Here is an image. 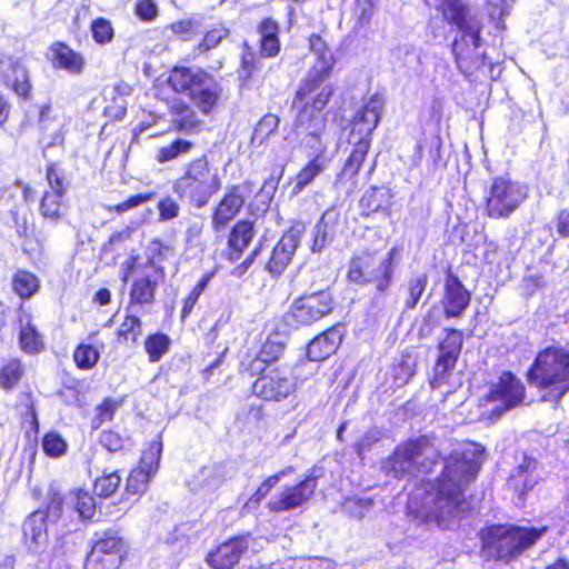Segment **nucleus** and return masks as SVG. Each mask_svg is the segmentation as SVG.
<instances>
[{"label": "nucleus", "instance_id": "nucleus-28", "mask_svg": "<svg viewBox=\"0 0 569 569\" xmlns=\"http://www.w3.org/2000/svg\"><path fill=\"white\" fill-rule=\"evenodd\" d=\"M23 537L29 548L37 551L47 540L46 513L43 511H34L23 522Z\"/></svg>", "mask_w": 569, "mask_h": 569}, {"label": "nucleus", "instance_id": "nucleus-41", "mask_svg": "<svg viewBox=\"0 0 569 569\" xmlns=\"http://www.w3.org/2000/svg\"><path fill=\"white\" fill-rule=\"evenodd\" d=\"M279 118L276 114H264L256 124L250 144L252 148H260L279 127Z\"/></svg>", "mask_w": 569, "mask_h": 569}, {"label": "nucleus", "instance_id": "nucleus-13", "mask_svg": "<svg viewBox=\"0 0 569 569\" xmlns=\"http://www.w3.org/2000/svg\"><path fill=\"white\" fill-rule=\"evenodd\" d=\"M333 299L328 290L306 295L297 299L286 316L287 323L292 327L310 326L329 315Z\"/></svg>", "mask_w": 569, "mask_h": 569}, {"label": "nucleus", "instance_id": "nucleus-17", "mask_svg": "<svg viewBox=\"0 0 569 569\" xmlns=\"http://www.w3.org/2000/svg\"><path fill=\"white\" fill-rule=\"evenodd\" d=\"M446 337L439 343V356L433 368V378L431 387L433 389L440 388L447 382L449 373L455 369L459 358L463 335L457 329H446Z\"/></svg>", "mask_w": 569, "mask_h": 569}, {"label": "nucleus", "instance_id": "nucleus-44", "mask_svg": "<svg viewBox=\"0 0 569 569\" xmlns=\"http://www.w3.org/2000/svg\"><path fill=\"white\" fill-rule=\"evenodd\" d=\"M170 340L166 335L154 333L147 338L144 342L146 352L151 362L159 361L169 350Z\"/></svg>", "mask_w": 569, "mask_h": 569}, {"label": "nucleus", "instance_id": "nucleus-63", "mask_svg": "<svg viewBox=\"0 0 569 569\" xmlns=\"http://www.w3.org/2000/svg\"><path fill=\"white\" fill-rule=\"evenodd\" d=\"M169 251V247L160 240H152L148 248V259L151 263L154 261H162L166 259V253Z\"/></svg>", "mask_w": 569, "mask_h": 569}, {"label": "nucleus", "instance_id": "nucleus-58", "mask_svg": "<svg viewBox=\"0 0 569 569\" xmlns=\"http://www.w3.org/2000/svg\"><path fill=\"white\" fill-rule=\"evenodd\" d=\"M380 439V431L378 429L368 430L363 437L356 443L355 450L357 455L363 458L366 451H368L372 445L378 442Z\"/></svg>", "mask_w": 569, "mask_h": 569}, {"label": "nucleus", "instance_id": "nucleus-15", "mask_svg": "<svg viewBox=\"0 0 569 569\" xmlns=\"http://www.w3.org/2000/svg\"><path fill=\"white\" fill-rule=\"evenodd\" d=\"M126 553L123 539L116 533L104 532L93 543L87 557V566L92 569H117Z\"/></svg>", "mask_w": 569, "mask_h": 569}, {"label": "nucleus", "instance_id": "nucleus-37", "mask_svg": "<svg viewBox=\"0 0 569 569\" xmlns=\"http://www.w3.org/2000/svg\"><path fill=\"white\" fill-rule=\"evenodd\" d=\"M7 84L12 90L24 99H28L31 91V83L29 81V72L24 66L19 62H10V73L4 76Z\"/></svg>", "mask_w": 569, "mask_h": 569}, {"label": "nucleus", "instance_id": "nucleus-51", "mask_svg": "<svg viewBox=\"0 0 569 569\" xmlns=\"http://www.w3.org/2000/svg\"><path fill=\"white\" fill-rule=\"evenodd\" d=\"M120 482L121 478L116 471L103 475L96 480L94 492L100 497H110L117 491Z\"/></svg>", "mask_w": 569, "mask_h": 569}, {"label": "nucleus", "instance_id": "nucleus-50", "mask_svg": "<svg viewBox=\"0 0 569 569\" xmlns=\"http://www.w3.org/2000/svg\"><path fill=\"white\" fill-rule=\"evenodd\" d=\"M119 403L110 398L104 399L101 405L96 408V415L91 419V428L97 430L106 421L112 420Z\"/></svg>", "mask_w": 569, "mask_h": 569}, {"label": "nucleus", "instance_id": "nucleus-19", "mask_svg": "<svg viewBox=\"0 0 569 569\" xmlns=\"http://www.w3.org/2000/svg\"><path fill=\"white\" fill-rule=\"evenodd\" d=\"M305 233L300 224L291 227L274 246L267 263V270L273 276H280L291 262Z\"/></svg>", "mask_w": 569, "mask_h": 569}, {"label": "nucleus", "instance_id": "nucleus-20", "mask_svg": "<svg viewBox=\"0 0 569 569\" xmlns=\"http://www.w3.org/2000/svg\"><path fill=\"white\" fill-rule=\"evenodd\" d=\"M316 488V477H307L301 482L283 489L268 502V507L276 512L289 511L302 507L310 500Z\"/></svg>", "mask_w": 569, "mask_h": 569}, {"label": "nucleus", "instance_id": "nucleus-18", "mask_svg": "<svg viewBox=\"0 0 569 569\" xmlns=\"http://www.w3.org/2000/svg\"><path fill=\"white\" fill-rule=\"evenodd\" d=\"M46 176L48 189L42 196L39 210L43 218L57 222L66 212L63 198L67 192V184L63 174L54 166L47 168Z\"/></svg>", "mask_w": 569, "mask_h": 569}, {"label": "nucleus", "instance_id": "nucleus-38", "mask_svg": "<svg viewBox=\"0 0 569 569\" xmlns=\"http://www.w3.org/2000/svg\"><path fill=\"white\" fill-rule=\"evenodd\" d=\"M67 503L71 505L84 520H90L96 515V499L86 490L79 489L70 491L67 497Z\"/></svg>", "mask_w": 569, "mask_h": 569}, {"label": "nucleus", "instance_id": "nucleus-59", "mask_svg": "<svg viewBox=\"0 0 569 569\" xmlns=\"http://www.w3.org/2000/svg\"><path fill=\"white\" fill-rule=\"evenodd\" d=\"M99 441L110 452H117L123 448L121 436L111 430L102 431Z\"/></svg>", "mask_w": 569, "mask_h": 569}, {"label": "nucleus", "instance_id": "nucleus-35", "mask_svg": "<svg viewBox=\"0 0 569 569\" xmlns=\"http://www.w3.org/2000/svg\"><path fill=\"white\" fill-rule=\"evenodd\" d=\"M157 281L150 277H141L133 281L130 290V303L133 309L136 305H150L154 300Z\"/></svg>", "mask_w": 569, "mask_h": 569}, {"label": "nucleus", "instance_id": "nucleus-24", "mask_svg": "<svg viewBox=\"0 0 569 569\" xmlns=\"http://www.w3.org/2000/svg\"><path fill=\"white\" fill-rule=\"evenodd\" d=\"M339 222V212L330 208L326 210L312 230V252H321L331 244L336 238Z\"/></svg>", "mask_w": 569, "mask_h": 569}, {"label": "nucleus", "instance_id": "nucleus-61", "mask_svg": "<svg viewBox=\"0 0 569 569\" xmlns=\"http://www.w3.org/2000/svg\"><path fill=\"white\" fill-rule=\"evenodd\" d=\"M63 497L58 491H52L49 496V502L46 513V519L51 518L52 520L59 519L62 507H63Z\"/></svg>", "mask_w": 569, "mask_h": 569}, {"label": "nucleus", "instance_id": "nucleus-5", "mask_svg": "<svg viewBox=\"0 0 569 569\" xmlns=\"http://www.w3.org/2000/svg\"><path fill=\"white\" fill-rule=\"evenodd\" d=\"M569 352L562 348L541 351L528 372L529 383L549 390L543 398L559 400L569 390Z\"/></svg>", "mask_w": 569, "mask_h": 569}, {"label": "nucleus", "instance_id": "nucleus-30", "mask_svg": "<svg viewBox=\"0 0 569 569\" xmlns=\"http://www.w3.org/2000/svg\"><path fill=\"white\" fill-rule=\"evenodd\" d=\"M224 481L223 468L219 465L203 467L190 481L191 489L198 492H212Z\"/></svg>", "mask_w": 569, "mask_h": 569}, {"label": "nucleus", "instance_id": "nucleus-6", "mask_svg": "<svg viewBox=\"0 0 569 569\" xmlns=\"http://www.w3.org/2000/svg\"><path fill=\"white\" fill-rule=\"evenodd\" d=\"M168 83L173 91L186 93L203 114L211 113L222 93L220 83L200 68L174 67Z\"/></svg>", "mask_w": 569, "mask_h": 569}, {"label": "nucleus", "instance_id": "nucleus-4", "mask_svg": "<svg viewBox=\"0 0 569 569\" xmlns=\"http://www.w3.org/2000/svg\"><path fill=\"white\" fill-rule=\"evenodd\" d=\"M439 458L437 448L427 437H419L399 445L393 453L381 462L387 477L401 479L429 472Z\"/></svg>", "mask_w": 569, "mask_h": 569}, {"label": "nucleus", "instance_id": "nucleus-12", "mask_svg": "<svg viewBox=\"0 0 569 569\" xmlns=\"http://www.w3.org/2000/svg\"><path fill=\"white\" fill-rule=\"evenodd\" d=\"M297 389V379L288 367H267L252 385V392L266 401L287 399Z\"/></svg>", "mask_w": 569, "mask_h": 569}, {"label": "nucleus", "instance_id": "nucleus-56", "mask_svg": "<svg viewBox=\"0 0 569 569\" xmlns=\"http://www.w3.org/2000/svg\"><path fill=\"white\" fill-rule=\"evenodd\" d=\"M158 210H159V220L168 221V220H172L179 216L180 207L174 199L167 197L159 201Z\"/></svg>", "mask_w": 569, "mask_h": 569}, {"label": "nucleus", "instance_id": "nucleus-46", "mask_svg": "<svg viewBox=\"0 0 569 569\" xmlns=\"http://www.w3.org/2000/svg\"><path fill=\"white\" fill-rule=\"evenodd\" d=\"M284 350V343L279 333L270 335L263 343L260 352L259 360L262 362H272L280 358Z\"/></svg>", "mask_w": 569, "mask_h": 569}, {"label": "nucleus", "instance_id": "nucleus-47", "mask_svg": "<svg viewBox=\"0 0 569 569\" xmlns=\"http://www.w3.org/2000/svg\"><path fill=\"white\" fill-rule=\"evenodd\" d=\"M19 341L22 350L28 353H36L42 348L40 335L30 322L21 327Z\"/></svg>", "mask_w": 569, "mask_h": 569}, {"label": "nucleus", "instance_id": "nucleus-25", "mask_svg": "<svg viewBox=\"0 0 569 569\" xmlns=\"http://www.w3.org/2000/svg\"><path fill=\"white\" fill-rule=\"evenodd\" d=\"M341 341L342 328L332 327L309 343L307 356L311 361H322L337 351Z\"/></svg>", "mask_w": 569, "mask_h": 569}, {"label": "nucleus", "instance_id": "nucleus-54", "mask_svg": "<svg viewBox=\"0 0 569 569\" xmlns=\"http://www.w3.org/2000/svg\"><path fill=\"white\" fill-rule=\"evenodd\" d=\"M42 448L48 456L59 457L67 450V442L57 432H49L42 439Z\"/></svg>", "mask_w": 569, "mask_h": 569}, {"label": "nucleus", "instance_id": "nucleus-8", "mask_svg": "<svg viewBox=\"0 0 569 569\" xmlns=\"http://www.w3.org/2000/svg\"><path fill=\"white\" fill-rule=\"evenodd\" d=\"M545 530V528L492 526L482 531L483 549L491 557L509 561L531 547Z\"/></svg>", "mask_w": 569, "mask_h": 569}, {"label": "nucleus", "instance_id": "nucleus-57", "mask_svg": "<svg viewBox=\"0 0 569 569\" xmlns=\"http://www.w3.org/2000/svg\"><path fill=\"white\" fill-rule=\"evenodd\" d=\"M345 508L351 516L356 518H363L366 512L372 508L371 499L351 498L345 503Z\"/></svg>", "mask_w": 569, "mask_h": 569}, {"label": "nucleus", "instance_id": "nucleus-53", "mask_svg": "<svg viewBox=\"0 0 569 569\" xmlns=\"http://www.w3.org/2000/svg\"><path fill=\"white\" fill-rule=\"evenodd\" d=\"M386 193L376 187H370L360 199V206L368 212H377L382 208Z\"/></svg>", "mask_w": 569, "mask_h": 569}, {"label": "nucleus", "instance_id": "nucleus-21", "mask_svg": "<svg viewBox=\"0 0 569 569\" xmlns=\"http://www.w3.org/2000/svg\"><path fill=\"white\" fill-rule=\"evenodd\" d=\"M244 204V197L240 186L227 188L223 197L218 202L212 214V228L216 231L222 230L240 212Z\"/></svg>", "mask_w": 569, "mask_h": 569}, {"label": "nucleus", "instance_id": "nucleus-36", "mask_svg": "<svg viewBox=\"0 0 569 569\" xmlns=\"http://www.w3.org/2000/svg\"><path fill=\"white\" fill-rule=\"evenodd\" d=\"M193 148L194 143L192 141L183 138H176L170 143L158 148L154 159L158 163H167L189 154Z\"/></svg>", "mask_w": 569, "mask_h": 569}, {"label": "nucleus", "instance_id": "nucleus-27", "mask_svg": "<svg viewBox=\"0 0 569 569\" xmlns=\"http://www.w3.org/2000/svg\"><path fill=\"white\" fill-rule=\"evenodd\" d=\"M538 462L527 456L515 468L510 476L509 483L520 495L531 490L538 482L539 473L537 472Z\"/></svg>", "mask_w": 569, "mask_h": 569}, {"label": "nucleus", "instance_id": "nucleus-64", "mask_svg": "<svg viewBox=\"0 0 569 569\" xmlns=\"http://www.w3.org/2000/svg\"><path fill=\"white\" fill-rule=\"evenodd\" d=\"M136 13L140 19L151 21L157 17L158 9L151 0H141L136 6Z\"/></svg>", "mask_w": 569, "mask_h": 569}, {"label": "nucleus", "instance_id": "nucleus-55", "mask_svg": "<svg viewBox=\"0 0 569 569\" xmlns=\"http://www.w3.org/2000/svg\"><path fill=\"white\" fill-rule=\"evenodd\" d=\"M153 198V193H140L136 196H131L126 201H122L113 207H111V210H114L117 213H124L133 208H137L148 201H150Z\"/></svg>", "mask_w": 569, "mask_h": 569}, {"label": "nucleus", "instance_id": "nucleus-39", "mask_svg": "<svg viewBox=\"0 0 569 569\" xmlns=\"http://www.w3.org/2000/svg\"><path fill=\"white\" fill-rule=\"evenodd\" d=\"M328 159H312L296 176L292 194H299L328 166Z\"/></svg>", "mask_w": 569, "mask_h": 569}, {"label": "nucleus", "instance_id": "nucleus-29", "mask_svg": "<svg viewBox=\"0 0 569 569\" xmlns=\"http://www.w3.org/2000/svg\"><path fill=\"white\" fill-rule=\"evenodd\" d=\"M254 236L253 223L248 220L237 222L228 239L230 249L229 259L236 261L240 258L242 251L249 246Z\"/></svg>", "mask_w": 569, "mask_h": 569}, {"label": "nucleus", "instance_id": "nucleus-43", "mask_svg": "<svg viewBox=\"0 0 569 569\" xmlns=\"http://www.w3.org/2000/svg\"><path fill=\"white\" fill-rule=\"evenodd\" d=\"M230 31L223 24L216 26L208 30L202 40L197 44L194 52L197 54H204L210 50L216 49L222 40L228 38Z\"/></svg>", "mask_w": 569, "mask_h": 569}, {"label": "nucleus", "instance_id": "nucleus-40", "mask_svg": "<svg viewBox=\"0 0 569 569\" xmlns=\"http://www.w3.org/2000/svg\"><path fill=\"white\" fill-rule=\"evenodd\" d=\"M13 291L22 299H29L38 292L40 280L27 270H18L12 278Z\"/></svg>", "mask_w": 569, "mask_h": 569}, {"label": "nucleus", "instance_id": "nucleus-16", "mask_svg": "<svg viewBox=\"0 0 569 569\" xmlns=\"http://www.w3.org/2000/svg\"><path fill=\"white\" fill-rule=\"evenodd\" d=\"M162 451V442L159 439L152 440L142 452L139 466L133 469L126 485V493L132 496L142 495L151 478L156 475Z\"/></svg>", "mask_w": 569, "mask_h": 569}, {"label": "nucleus", "instance_id": "nucleus-48", "mask_svg": "<svg viewBox=\"0 0 569 569\" xmlns=\"http://www.w3.org/2000/svg\"><path fill=\"white\" fill-rule=\"evenodd\" d=\"M428 283L427 274H417L410 278L408 282V298L406 299V308L415 309L418 301L422 297Z\"/></svg>", "mask_w": 569, "mask_h": 569}, {"label": "nucleus", "instance_id": "nucleus-32", "mask_svg": "<svg viewBox=\"0 0 569 569\" xmlns=\"http://www.w3.org/2000/svg\"><path fill=\"white\" fill-rule=\"evenodd\" d=\"M53 63L72 74L81 73L86 66V61L80 53L62 43L56 44L53 49Z\"/></svg>", "mask_w": 569, "mask_h": 569}, {"label": "nucleus", "instance_id": "nucleus-3", "mask_svg": "<svg viewBox=\"0 0 569 569\" xmlns=\"http://www.w3.org/2000/svg\"><path fill=\"white\" fill-rule=\"evenodd\" d=\"M221 188L219 171L206 154L189 161L172 184L173 192L197 209L206 207Z\"/></svg>", "mask_w": 569, "mask_h": 569}, {"label": "nucleus", "instance_id": "nucleus-60", "mask_svg": "<svg viewBox=\"0 0 569 569\" xmlns=\"http://www.w3.org/2000/svg\"><path fill=\"white\" fill-rule=\"evenodd\" d=\"M515 0H488V14L491 19H502L509 13Z\"/></svg>", "mask_w": 569, "mask_h": 569}, {"label": "nucleus", "instance_id": "nucleus-11", "mask_svg": "<svg viewBox=\"0 0 569 569\" xmlns=\"http://www.w3.org/2000/svg\"><path fill=\"white\" fill-rule=\"evenodd\" d=\"M527 198V189L507 177L491 180L486 193V211L491 219L509 218Z\"/></svg>", "mask_w": 569, "mask_h": 569}, {"label": "nucleus", "instance_id": "nucleus-52", "mask_svg": "<svg viewBox=\"0 0 569 569\" xmlns=\"http://www.w3.org/2000/svg\"><path fill=\"white\" fill-rule=\"evenodd\" d=\"M93 40L99 44H107L113 39L114 32L111 22L104 18H98L91 23Z\"/></svg>", "mask_w": 569, "mask_h": 569}, {"label": "nucleus", "instance_id": "nucleus-34", "mask_svg": "<svg viewBox=\"0 0 569 569\" xmlns=\"http://www.w3.org/2000/svg\"><path fill=\"white\" fill-rule=\"evenodd\" d=\"M126 311L127 315L117 331L118 341L134 345L142 335V323L140 318L133 313L131 306H128Z\"/></svg>", "mask_w": 569, "mask_h": 569}, {"label": "nucleus", "instance_id": "nucleus-10", "mask_svg": "<svg viewBox=\"0 0 569 569\" xmlns=\"http://www.w3.org/2000/svg\"><path fill=\"white\" fill-rule=\"evenodd\" d=\"M397 256L396 248H391L386 254L362 251L351 259L348 279L359 286L371 283L379 292H385L391 286Z\"/></svg>", "mask_w": 569, "mask_h": 569}, {"label": "nucleus", "instance_id": "nucleus-9", "mask_svg": "<svg viewBox=\"0 0 569 569\" xmlns=\"http://www.w3.org/2000/svg\"><path fill=\"white\" fill-rule=\"evenodd\" d=\"M310 48L316 54L317 61L300 81L296 94L299 96V99L303 96H315V104L318 108H326L333 94L332 86L326 80L331 74L336 62L335 57L320 36L312 34L310 37Z\"/></svg>", "mask_w": 569, "mask_h": 569}, {"label": "nucleus", "instance_id": "nucleus-42", "mask_svg": "<svg viewBox=\"0 0 569 569\" xmlns=\"http://www.w3.org/2000/svg\"><path fill=\"white\" fill-rule=\"evenodd\" d=\"M370 148V141L365 137L360 139L356 144L350 153L349 158L347 159L341 174L345 177L353 178L358 174L361 164L369 151Z\"/></svg>", "mask_w": 569, "mask_h": 569}, {"label": "nucleus", "instance_id": "nucleus-62", "mask_svg": "<svg viewBox=\"0 0 569 569\" xmlns=\"http://www.w3.org/2000/svg\"><path fill=\"white\" fill-rule=\"evenodd\" d=\"M415 365L410 358L401 359L399 365L396 367V379L400 385L407 383L409 379L415 375Z\"/></svg>", "mask_w": 569, "mask_h": 569}, {"label": "nucleus", "instance_id": "nucleus-26", "mask_svg": "<svg viewBox=\"0 0 569 569\" xmlns=\"http://www.w3.org/2000/svg\"><path fill=\"white\" fill-rule=\"evenodd\" d=\"M383 103L381 96H371L363 108L356 114L355 129H357L361 134L369 137L380 121Z\"/></svg>", "mask_w": 569, "mask_h": 569}, {"label": "nucleus", "instance_id": "nucleus-23", "mask_svg": "<svg viewBox=\"0 0 569 569\" xmlns=\"http://www.w3.org/2000/svg\"><path fill=\"white\" fill-rule=\"evenodd\" d=\"M470 292L463 287L458 277L449 273L445 281V295L442 305L447 318H456L462 315L470 303Z\"/></svg>", "mask_w": 569, "mask_h": 569}, {"label": "nucleus", "instance_id": "nucleus-2", "mask_svg": "<svg viewBox=\"0 0 569 569\" xmlns=\"http://www.w3.org/2000/svg\"><path fill=\"white\" fill-rule=\"evenodd\" d=\"M429 7L440 8L443 18L458 29L452 42V53L459 70L471 77L487 64V54L480 51L482 19L460 0H426Z\"/></svg>", "mask_w": 569, "mask_h": 569}, {"label": "nucleus", "instance_id": "nucleus-49", "mask_svg": "<svg viewBox=\"0 0 569 569\" xmlns=\"http://www.w3.org/2000/svg\"><path fill=\"white\" fill-rule=\"evenodd\" d=\"M23 369L18 360L9 361L0 370V386L3 389L11 390L21 379Z\"/></svg>", "mask_w": 569, "mask_h": 569}, {"label": "nucleus", "instance_id": "nucleus-14", "mask_svg": "<svg viewBox=\"0 0 569 569\" xmlns=\"http://www.w3.org/2000/svg\"><path fill=\"white\" fill-rule=\"evenodd\" d=\"M525 400V386L511 372H503L493 383L487 396V401L495 403L492 415L499 418L503 412L522 405Z\"/></svg>", "mask_w": 569, "mask_h": 569}, {"label": "nucleus", "instance_id": "nucleus-31", "mask_svg": "<svg viewBox=\"0 0 569 569\" xmlns=\"http://www.w3.org/2000/svg\"><path fill=\"white\" fill-rule=\"evenodd\" d=\"M170 123L174 131L190 133L196 131L201 123L196 111L186 103H173L170 108Z\"/></svg>", "mask_w": 569, "mask_h": 569}, {"label": "nucleus", "instance_id": "nucleus-7", "mask_svg": "<svg viewBox=\"0 0 569 569\" xmlns=\"http://www.w3.org/2000/svg\"><path fill=\"white\" fill-rule=\"evenodd\" d=\"M292 109L296 111L295 130L301 137V144L309 151L312 159H327L325 152L328 147L326 133L325 108L315 104V96H303L299 99L295 94Z\"/></svg>", "mask_w": 569, "mask_h": 569}, {"label": "nucleus", "instance_id": "nucleus-22", "mask_svg": "<svg viewBox=\"0 0 569 569\" xmlns=\"http://www.w3.org/2000/svg\"><path fill=\"white\" fill-rule=\"evenodd\" d=\"M249 535L232 538L221 543L207 557L208 563L214 569H230L240 560L248 549Z\"/></svg>", "mask_w": 569, "mask_h": 569}, {"label": "nucleus", "instance_id": "nucleus-45", "mask_svg": "<svg viewBox=\"0 0 569 569\" xmlns=\"http://www.w3.org/2000/svg\"><path fill=\"white\" fill-rule=\"evenodd\" d=\"M100 358L99 351L91 345L81 343L73 352V360L78 368L89 370L93 368Z\"/></svg>", "mask_w": 569, "mask_h": 569}, {"label": "nucleus", "instance_id": "nucleus-33", "mask_svg": "<svg viewBox=\"0 0 569 569\" xmlns=\"http://www.w3.org/2000/svg\"><path fill=\"white\" fill-rule=\"evenodd\" d=\"M258 30L260 33L261 54L267 58L276 57L280 51V42L278 38V23L270 18H266L259 24Z\"/></svg>", "mask_w": 569, "mask_h": 569}, {"label": "nucleus", "instance_id": "nucleus-1", "mask_svg": "<svg viewBox=\"0 0 569 569\" xmlns=\"http://www.w3.org/2000/svg\"><path fill=\"white\" fill-rule=\"evenodd\" d=\"M485 448L468 442L456 448L445 460L441 476L425 488L421 508L425 517L433 518L439 526L448 527L449 519L467 510L465 490L476 478Z\"/></svg>", "mask_w": 569, "mask_h": 569}]
</instances>
